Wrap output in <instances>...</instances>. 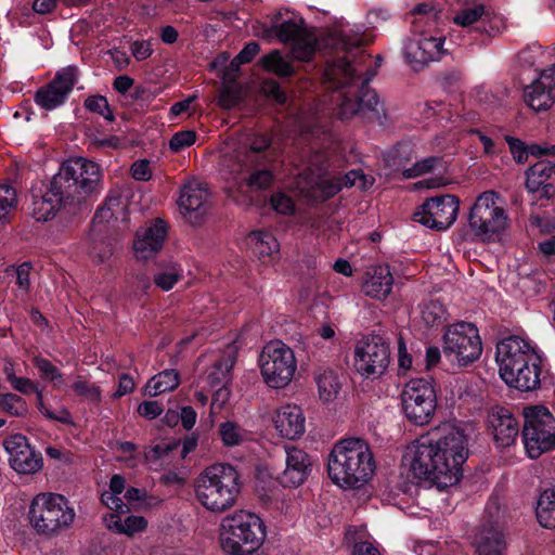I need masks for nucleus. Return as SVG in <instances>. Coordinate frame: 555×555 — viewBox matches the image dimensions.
<instances>
[{
	"label": "nucleus",
	"instance_id": "f257e3e1",
	"mask_svg": "<svg viewBox=\"0 0 555 555\" xmlns=\"http://www.w3.org/2000/svg\"><path fill=\"white\" fill-rule=\"evenodd\" d=\"M468 453L464 429L446 422L414 440L404 459L414 478L447 488L460 481Z\"/></svg>",
	"mask_w": 555,
	"mask_h": 555
},
{
	"label": "nucleus",
	"instance_id": "f03ea898",
	"mask_svg": "<svg viewBox=\"0 0 555 555\" xmlns=\"http://www.w3.org/2000/svg\"><path fill=\"white\" fill-rule=\"evenodd\" d=\"M349 55L327 61L324 77L332 89H346L337 96L338 116L340 119H349L354 115L366 116L373 114L379 117V99L375 90L369 86L370 80L375 76L374 70H366L367 76L360 78L361 64H364L370 55H364L360 50L359 55Z\"/></svg>",
	"mask_w": 555,
	"mask_h": 555
},
{
	"label": "nucleus",
	"instance_id": "7ed1b4c3",
	"mask_svg": "<svg viewBox=\"0 0 555 555\" xmlns=\"http://www.w3.org/2000/svg\"><path fill=\"white\" fill-rule=\"evenodd\" d=\"M375 468L373 452L362 438L339 440L328 455V476L343 489L361 488L372 478Z\"/></svg>",
	"mask_w": 555,
	"mask_h": 555
},
{
	"label": "nucleus",
	"instance_id": "20e7f679",
	"mask_svg": "<svg viewBox=\"0 0 555 555\" xmlns=\"http://www.w3.org/2000/svg\"><path fill=\"white\" fill-rule=\"evenodd\" d=\"M194 491L202 506L221 514L236 504L241 493V476L230 464H214L198 475Z\"/></svg>",
	"mask_w": 555,
	"mask_h": 555
},
{
	"label": "nucleus",
	"instance_id": "39448f33",
	"mask_svg": "<svg viewBox=\"0 0 555 555\" xmlns=\"http://www.w3.org/2000/svg\"><path fill=\"white\" fill-rule=\"evenodd\" d=\"M52 180L54 188L61 190L72 205L85 202L102 189L100 166L83 157L66 160Z\"/></svg>",
	"mask_w": 555,
	"mask_h": 555
},
{
	"label": "nucleus",
	"instance_id": "423d86ee",
	"mask_svg": "<svg viewBox=\"0 0 555 555\" xmlns=\"http://www.w3.org/2000/svg\"><path fill=\"white\" fill-rule=\"evenodd\" d=\"M509 227V218L501 196L493 190L477 196L468 214V228L482 243L500 241Z\"/></svg>",
	"mask_w": 555,
	"mask_h": 555
},
{
	"label": "nucleus",
	"instance_id": "0eeeda50",
	"mask_svg": "<svg viewBox=\"0 0 555 555\" xmlns=\"http://www.w3.org/2000/svg\"><path fill=\"white\" fill-rule=\"evenodd\" d=\"M222 548L231 555L256 552L266 538V527L259 516L247 511H236L222 519Z\"/></svg>",
	"mask_w": 555,
	"mask_h": 555
},
{
	"label": "nucleus",
	"instance_id": "6e6552de",
	"mask_svg": "<svg viewBox=\"0 0 555 555\" xmlns=\"http://www.w3.org/2000/svg\"><path fill=\"white\" fill-rule=\"evenodd\" d=\"M28 517L37 533L53 535L73 524L75 511L61 494L39 493L30 503Z\"/></svg>",
	"mask_w": 555,
	"mask_h": 555
},
{
	"label": "nucleus",
	"instance_id": "1a4fd4ad",
	"mask_svg": "<svg viewBox=\"0 0 555 555\" xmlns=\"http://www.w3.org/2000/svg\"><path fill=\"white\" fill-rule=\"evenodd\" d=\"M522 442L530 459L555 449V417L543 405L524 409Z\"/></svg>",
	"mask_w": 555,
	"mask_h": 555
},
{
	"label": "nucleus",
	"instance_id": "9d476101",
	"mask_svg": "<svg viewBox=\"0 0 555 555\" xmlns=\"http://www.w3.org/2000/svg\"><path fill=\"white\" fill-rule=\"evenodd\" d=\"M443 354L459 366L477 361L482 352L478 328L469 322H457L447 327L443 334Z\"/></svg>",
	"mask_w": 555,
	"mask_h": 555
},
{
	"label": "nucleus",
	"instance_id": "9b49d317",
	"mask_svg": "<svg viewBox=\"0 0 555 555\" xmlns=\"http://www.w3.org/2000/svg\"><path fill=\"white\" fill-rule=\"evenodd\" d=\"M259 365L264 383L274 389L286 387L297 369L293 350L280 340L270 341L263 347Z\"/></svg>",
	"mask_w": 555,
	"mask_h": 555
},
{
	"label": "nucleus",
	"instance_id": "f8f14e48",
	"mask_svg": "<svg viewBox=\"0 0 555 555\" xmlns=\"http://www.w3.org/2000/svg\"><path fill=\"white\" fill-rule=\"evenodd\" d=\"M401 405L411 423H429L437 408V396L431 383L425 378L411 379L401 392Z\"/></svg>",
	"mask_w": 555,
	"mask_h": 555
},
{
	"label": "nucleus",
	"instance_id": "ddd939ff",
	"mask_svg": "<svg viewBox=\"0 0 555 555\" xmlns=\"http://www.w3.org/2000/svg\"><path fill=\"white\" fill-rule=\"evenodd\" d=\"M282 43L292 42V56L301 62L312 59L317 50L318 38L313 28L308 27L302 18H289L271 26Z\"/></svg>",
	"mask_w": 555,
	"mask_h": 555
},
{
	"label": "nucleus",
	"instance_id": "4468645a",
	"mask_svg": "<svg viewBox=\"0 0 555 555\" xmlns=\"http://www.w3.org/2000/svg\"><path fill=\"white\" fill-rule=\"evenodd\" d=\"M390 362L389 344L378 335L359 341L354 353V367L365 378L382 376Z\"/></svg>",
	"mask_w": 555,
	"mask_h": 555
},
{
	"label": "nucleus",
	"instance_id": "2eb2a0df",
	"mask_svg": "<svg viewBox=\"0 0 555 555\" xmlns=\"http://www.w3.org/2000/svg\"><path fill=\"white\" fill-rule=\"evenodd\" d=\"M459 208L457 196L440 195L426 199L413 214V219L426 228L444 231L456 220Z\"/></svg>",
	"mask_w": 555,
	"mask_h": 555
},
{
	"label": "nucleus",
	"instance_id": "dca6fc26",
	"mask_svg": "<svg viewBox=\"0 0 555 555\" xmlns=\"http://www.w3.org/2000/svg\"><path fill=\"white\" fill-rule=\"evenodd\" d=\"M78 81V68L69 65L60 69L54 78L35 93V102L46 111L62 105Z\"/></svg>",
	"mask_w": 555,
	"mask_h": 555
},
{
	"label": "nucleus",
	"instance_id": "f3484780",
	"mask_svg": "<svg viewBox=\"0 0 555 555\" xmlns=\"http://www.w3.org/2000/svg\"><path fill=\"white\" fill-rule=\"evenodd\" d=\"M500 376L511 387L521 391H531L540 387L542 359L537 353H530L524 360L517 361L513 365V371L508 367H501Z\"/></svg>",
	"mask_w": 555,
	"mask_h": 555
},
{
	"label": "nucleus",
	"instance_id": "a211bd4d",
	"mask_svg": "<svg viewBox=\"0 0 555 555\" xmlns=\"http://www.w3.org/2000/svg\"><path fill=\"white\" fill-rule=\"evenodd\" d=\"M519 423L506 408L493 406L488 411L487 429L496 449L515 444L519 436Z\"/></svg>",
	"mask_w": 555,
	"mask_h": 555
},
{
	"label": "nucleus",
	"instance_id": "6ab92c4d",
	"mask_svg": "<svg viewBox=\"0 0 555 555\" xmlns=\"http://www.w3.org/2000/svg\"><path fill=\"white\" fill-rule=\"evenodd\" d=\"M3 446L10 455L11 467L18 474H35L41 468L42 457L31 449L25 436H10Z\"/></svg>",
	"mask_w": 555,
	"mask_h": 555
},
{
	"label": "nucleus",
	"instance_id": "aec40b11",
	"mask_svg": "<svg viewBox=\"0 0 555 555\" xmlns=\"http://www.w3.org/2000/svg\"><path fill=\"white\" fill-rule=\"evenodd\" d=\"M443 38L423 36L410 39L404 47V56L415 70L422 69L428 63L439 60L443 54Z\"/></svg>",
	"mask_w": 555,
	"mask_h": 555
},
{
	"label": "nucleus",
	"instance_id": "412c9836",
	"mask_svg": "<svg viewBox=\"0 0 555 555\" xmlns=\"http://www.w3.org/2000/svg\"><path fill=\"white\" fill-rule=\"evenodd\" d=\"M525 101L535 112L547 111L555 101V65L525 89Z\"/></svg>",
	"mask_w": 555,
	"mask_h": 555
},
{
	"label": "nucleus",
	"instance_id": "4be33fe9",
	"mask_svg": "<svg viewBox=\"0 0 555 555\" xmlns=\"http://www.w3.org/2000/svg\"><path fill=\"white\" fill-rule=\"evenodd\" d=\"M166 236L167 227L160 219H154L150 224L138 230L133 242L135 257L142 260L153 257L160 250Z\"/></svg>",
	"mask_w": 555,
	"mask_h": 555
},
{
	"label": "nucleus",
	"instance_id": "5701e85b",
	"mask_svg": "<svg viewBox=\"0 0 555 555\" xmlns=\"http://www.w3.org/2000/svg\"><path fill=\"white\" fill-rule=\"evenodd\" d=\"M208 192L202 183L192 182L181 189L178 201L181 212L192 224L202 221L207 210Z\"/></svg>",
	"mask_w": 555,
	"mask_h": 555
},
{
	"label": "nucleus",
	"instance_id": "b1692460",
	"mask_svg": "<svg viewBox=\"0 0 555 555\" xmlns=\"http://www.w3.org/2000/svg\"><path fill=\"white\" fill-rule=\"evenodd\" d=\"M285 469L278 477L283 487H298L308 477L311 462L309 455L296 447L285 448Z\"/></svg>",
	"mask_w": 555,
	"mask_h": 555
},
{
	"label": "nucleus",
	"instance_id": "393cba45",
	"mask_svg": "<svg viewBox=\"0 0 555 555\" xmlns=\"http://www.w3.org/2000/svg\"><path fill=\"white\" fill-rule=\"evenodd\" d=\"M273 424L281 437L294 440L304 435L306 418L298 405L286 404L274 412Z\"/></svg>",
	"mask_w": 555,
	"mask_h": 555
},
{
	"label": "nucleus",
	"instance_id": "a878e982",
	"mask_svg": "<svg viewBox=\"0 0 555 555\" xmlns=\"http://www.w3.org/2000/svg\"><path fill=\"white\" fill-rule=\"evenodd\" d=\"M530 353H537L535 349L519 336L505 337L496 345V361L500 369L511 367L513 371V365L529 357Z\"/></svg>",
	"mask_w": 555,
	"mask_h": 555
},
{
	"label": "nucleus",
	"instance_id": "bb28decb",
	"mask_svg": "<svg viewBox=\"0 0 555 555\" xmlns=\"http://www.w3.org/2000/svg\"><path fill=\"white\" fill-rule=\"evenodd\" d=\"M31 206V215L37 221H48L61 208H66L72 204L61 190L54 188V182L51 180L46 193L40 197H34Z\"/></svg>",
	"mask_w": 555,
	"mask_h": 555
},
{
	"label": "nucleus",
	"instance_id": "cd10ccee",
	"mask_svg": "<svg viewBox=\"0 0 555 555\" xmlns=\"http://www.w3.org/2000/svg\"><path fill=\"white\" fill-rule=\"evenodd\" d=\"M477 555H506V541L503 530L493 525L482 526L475 539Z\"/></svg>",
	"mask_w": 555,
	"mask_h": 555
},
{
	"label": "nucleus",
	"instance_id": "c85d7f7f",
	"mask_svg": "<svg viewBox=\"0 0 555 555\" xmlns=\"http://www.w3.org/2000/svg\"><path fill=\"white\" fill-rule=\"evenodd\" d=\"M362 289L366 296L385 299L391 292L393 278L388 266L379 264L369 269Z\"/></svg>",
	"mask_w": 555,
	"mask_h": 555
},
{
	"label": "nucleus",
	"instance_id": "c756f323",
	"mask_svg": "<svg viewBox=\"0 0 555 555\" xmlns=\"http://www.w3.org/2000/svg\"><path fill=\"white\" fill-rule=\"evenodd\" d=\"M236 362V350L228 346L207 370L206 380L211 388L225 386L231 380V370Z\"/></svg>",
	"mask_w": 555,
	"mask_h": 555
},
{
	"label": "nucleus",
	"instance_id": "7c9ffc66",
	"mask_svg": "<svg viewBox=\"0 0 555 555\" xmlns=\"http://www.w3.org/2000/svg\"><path fill=\"white\" fill-rule=\"evenodd\" d=\"M103 522L108 530L129 537L144 531L147 527V520L143 516L130 515L121 519L120 515L114 513L104 515Z\"/></svg>",
	"mask_w": 555,
	"mask_h": 555
},
{
	"label": "nucleus",
	"instance_id": "2f4dec72",
	"mask_svg": "<svg viewBox=\"0 0 555 555\" xmlns=\"http://www.w3.org/2000/svg\"><path fill=\"white\" fill-rule=\"evenodd\" d=\"M272 140L268 133H257L249 140V149L244 155L243 163L250 164H267L273 160V157L268 153Z\"/></svg>",
	"mask_w": 555,
	"mask_h": 555
},
{
	"label": "nucleus",
	"instance_id": "473e14b6",
	"mask_svg": "<svg viewBox=\"0 0 555 555\" xmlns=\"http://www.w3.org/2000/svg\"><path fill=\"white\" fill-rule=\"evenodd\" d=\"M126 210L122 203V191L119 188L109 190L103 205L96 210L94 219L100 222L118 219L119 215Z\"/></svg>",
	"mask_w": 555,
	"mask_h": 555
},
{
	"label": "nucleus",
	"instance_id": "72a5a7b5",
	"mask_svg": "<svg viewBox=\"0 0 555 555\" xmlns=\"http://www.w3.org/2000/svg\"><path fill=\"white\" fill-rule=\"evenodd\" d=\"M180 384L179 373L173 370H164L154 375L146 384V392L151 397H156L166 391L176 389Z\"/></svg>",
	"mask_w": 555,
	"mask_h": 555
},
{
	"label": "nucleus",
	"instance_id": "f704fd0d",
	"mask_svg": "<svg viewBox=\"0 0 555 555\" xmlns=\"http://www.w3.org/2000/svg\"><path fill=\"white\" fill-rule=\"evenodd\" d=\"M535 514L542 527L555 528V489H546L541 493L537 503Z\"/></svg>",
	"mask_w": 555,
	"mask_h": 555
},
{
	"label": "nucleus",
	"instance_id": "c9c22d12",
	"mask_svg": "<svg viewBox=\"0 0 555 555\" xmlns=\"http://www.w3.org/2000/svg\"><path fill=\"white\" fill-rule=\"evenodd\" d=\"M258 165L259 164L244 163V166L246 167L249 175L242 178L241 183H244L253 191L266 190L270 188L274 179L271 170L267 169L266 167L258 168ZM240 167H243V165L240 164Z\"/></svg>",
	"mask_w": 555,
	"mask_h": 555
},
{
	"label": "nucleus",
	"instance_id": "e433bc0d",
	"mask_svg": "<svg viewBox=\"0 0 555 555\" xmlns=\"http://www.w3.org/2000/svg\"><path fill=\"white\" fill-rule=\"evenodd\" d=\"M553 175L551 163L548 162H538L534 165L530 166L526 170V182L525 186L527 191L531 194H534L535 191L541 185H544L547 183V180Z\"/></svg>",
	"mask_w": 555,
	"mask_h": 555
},
{
	"label": "nucleus",
	"instance_id": "4c0bfd02",
	"mask_svg": "<svg viewBox=\"0 0 555 555\" xmlns=\"http://www.w3.org/2000/svg\"><path fill=\"white\" fill-rule=\"evenodd\" d=\"M260 64L266 72L273 73L279 77H291L295 73L292 64L283 57L280 50H272L263 55Z\"/></svg>",
	"mask_w": 555,
	"mask_h": 555
},
{
	"label": "nucleus",
	"instance_id": "58836bf2",
	"mask_svg": "<svg viewBox=\"0 0 555 555\" xmlns=\"http://www.w3.org/2000/svg\"><path fill=\"white\" fill-rule=\"evenodd\" d=\"M448 319V311L439 300H429L421 309V320L427 327H439Z\"/></svg>",
	"mask_w": 555,
	"mask_h": 555
},
{
	"label": "nucleus",
	"instance_id": "ea45409f",
	"mask_svg": "<svg viewBox=\"0 0 555 555\" xmlns=\"http://www.w3.org/2000/svg\"><path fill=\"white\" fill-rule=\"evenodd\" d=\"M319 396L324 402H331L336 399L340 390L338 376L332 370H324L317 376Z\"/></svg>",
	"mask_w": 555,
	"mask_h": 555
},
{
	"label": "nucleus",
	"instance_id": "a19ab883",
	"mask_svg": "<svg viewBox=\"0 0 555 555\" xmlns=\"http://www.w3.org/2000/svg\"><path fill=\"white\" fill-rule=\"evenodd\" d=\"M249 238L253 243V253L259 258L270 257L279 250V243L270 233L255 231L250 233Z\"/></svg>",
	"mask_w": 555,
	"mask_h": 555
},
{
	"label": "nucleus",
	"instance_id": "79ce46f5",
	"mask_svg": "<svg viewBox=\"0 0 555 555\" xmlns=\"http://www.w3.org/2000/svg\"><path fill=\"white\" fill-rule=\"evenodd\" d=\"M460 10L452 18V22L461 27H470L476 24L478 21L485 18L490 21V13L487 10V7L482 3L475 4L474 7H468Z\"/></svg>",
	"mask_w": 555,
	"mask_h": 555
},
{
	"label": "nucleus",
	"instance_id": "37998d69",
	"mask_svg": "<svg viewBox=\"0 0 555 555\" xmlns=\"http://www.w3.org/2000/svg\"><path fill=\"white\" fill-rule=\"evenodd\" d=\"M0 410L10 416L22 417L28 412L26 401L13 392L0 393Z\"/></svg>",
	"mask_w": 555,
	"mask_h": 555
},
{
	"label": "nucleus",
	"instance_id": "c03bdc74",
	"mask_svg": "<svg viewBox=\"0 0 555 555\" xmlns=\"http://www.w3.org/2000/svg\"><path fill=\"white\" fill-rule=\"evenodd\" d=\"M33 363L39 371L42 379L52 382L55 387L63 384V374L49 359L41 356H35L33 358Z\"/></svg>",
	"mask_w": 555,
	"mask_h": 555
},
{
	"label": "nucleus",
	"instance_id": "a18cd8bd",
	"mask_svg": "<svg viewBox=\"0 0 555 555\" xmlns=\"http://www.w3.org/2000/svg\"><path fill=\"white\" fill-rule=\"evenodd\" d=\"M219 433L222 442L228 447L238 446L245 438V430L233 422L222 423Z\"/></svg>",
	"mask_w": 555,
	"mask_h": 555
},
{
	"label": "nucleus",
	"instance_id": "49530a36",
	"mask_svg": "<svg viewBox=\"0 0 555 555\" xmlns=\"http://www.w3.org/2000/svg\"><path fill=\"white\" fill-rule=\"evenodd\" d=\"M83 104L88 111L103 116L107 121H114V114L105 96L100 94L90 95L85 100Z\"/></svg>",
	"mask_w": 555,
	"mask_h": 555
},
{
	"label": "nucleus",
	"instance_id": "de8ad7c7",
	"mask_svg": "<svg viewBox=\"0 0 555 555\" xmlns=\"http://www.w3.org/2000/svg\"><path fill=\"white\" fill-rule=\"evenodd\" d=\"M16 205V192L8 184H0V223L8 220L10 211Z\"/></svg>",
	"mask_w": 555,
	"mask_h": 555
},
{
	"label": "nucleus",
	"instance_id": "09e8293b",
	"mask_svg": "<svg viewBox=\"0 0 555 555\" xmlns=\"http://www.w3.org/2000/svg\"><path fill=\"white\" fill-rule=\"evenodd\" d=\"M442 158L439 156H430L415 163L411 168L403 171L405 178H415L424 173L433 171L437 166H440Z\"/></svg>",
	"mask_w": 555,
	"mask_h": 555
},
{
	"label": "nucleus",
	"instance_id": "8fccbe9b",
	"mask_svg": "<svg viewBox=\"0 0 555 555\" xmlns=\"http://www.w3.org/2000/svg\"><path fill=\"white\" fill-rule=\"evenodd\" d=\"M89 255L96 262H104L113 255V246L109 242L102 238H93Z\"/></svg>",
	"mask_w": 555,
	"mask_h": 555
},
{
	"label": "nucleus",
	"instance_id": "3c124183",
	"mask_svg": "<svg viewBox=\"0 0 555 555\" xmlns=\"http://www.w3.org/2000/svg\"><path fill=\"white\" fill-rule=\"evenodd\" d=\"M270 203L271 207L281 215H293L295 211L293 198L283 192L272 194Z\"/></svg>",
	"mask_w": 555,
	"mask_h": 555
},
{
	"label": "nucleus",
	"instance_id": "603ef678",
	"mask_svg": "<svg viewBox=\"0 0 555 555\" xmlns=\"http://www.w3.org/2000/svg\"><path fill=\"white\" fill-rule=\"evenodd\" d=\"M196 133L193 130H183L175 133L169 140V147L177 153L194 144Z\"/></svg>",
	"mask_w": 555,
	"mask_h": 555
},
{
	"label": "nucleus",
	"instance_id": "864d4df0",
	"mask_svg": "<svg viewBox=\"0 0 555 555\" xmlns=\"http://www.w3.org/2000/svg\"><path fill=\"white\" fill-rule=\"evenodd\" d=\"M74 391L81 397L98 401L100 399V390L95 385L90 384L82 376H77L73 383Z\"/></svg>",
	"mask_w": 555,
	"mask_h": 555
},
{
	"label": "nucleus",
	"instance_id": "5fc2aeb1",
	"mask_svg": "<svg viewBox=\"0 0 555 555\" xmlns=\"http://www.w3.org/2000/svg\"><path fill=\"white\" fill-rule=\"evenodd\" d=\"M118 495L119 494L104 491L101 495V501L114 514L120 515L129 513V506Z\"/></svg>",
	"mask_w": 555,
	"mask_h": 555
},
{
	"label": "nucleus",
	"instance_id": "6e6d98bb",
	"mask_svg": "<svg viewBox=\"0 0 555 555\" xmlns=\"http://www.w3.org/2000/svg\"><path fill=\"white\" fill-rule=\"evenodd\" d=\"M317 186L320 192L319 198L325 201L336 195L341 190L343 184L336 179H324L320 180Z\"/></svg>",
	"mask_w": 555,
	"mask_h": 555
},
{
	"label": "nucleus",
	"instance_id": "4d7b16f0",
	"mask_svg": "<svg viewBox=\"0 0 555 555\" xmlns=\"http://www.w3.org/2000/svg\"><path fill=\"white\" fill-rule=\"evenodd\" d=\"M366 44L365 39L362 36L350 37L346 33L341 31L337 39V47L347 52H352L353 49H360Z\"/></svg>",
	"mask_w": 555,
	"mask_h": 555
},
{
	"label": "nucleus",
	"instance_id": "13d9d810",
	"mask_svg": "<svg viewBox=\"0 0 555 555\" xmlns=\"http://www.w3.org/2000/svg\"><path fill=\"white\" fill-rule=\"evenodd\" d=\"M180 275L176 269H170L154 275V283L163 291H169L178 282Z\"/></svg>",
	"mask_w": 555,
	"mask_h": 555
},
{
	"label": "nucleus",
	"instance_id": "bf43d9fd",
	"mask_svg": "<svg viewBox=\"0 0 555 555\" xmlns=\"http://www.w3.org/2000/svg\"><path fill=\"white\" fill-rule=\"evenodd\" d=\"M241 101L240 93L230 87H225L219 94L218 103L223 108L230 109L236 106Z\"/></svg>",
	"mask_w": 555,
	"mask_h": 555
},
{
	"label": "nucleus",
	"instance_id": "052dcab7",
	"mask_svg": "<svg viewBox=\"0 0 555 555\" xmlns=\"http://www.w3.org/2000/svg\"><path fill=\"white\" fill-rule=\"evenodd\" d=\"M163 411V405L158 401H143L138 406V413L147 420L156 418Z\"/></svg>",
	"mask_w": 555,
	"mask_h": 555
},
{
	"label": "nucleus",
	"instance_id": "680f3d73",
	"mask_svg": "<svg viewBox=\"0 0 555 555\" xmlns=\"http://www.w3.org/2000/svg\"><path fill=\"white\" fill-rule=\"evenodd\" d=\"M262 91L266 95L273 98L280 104L286 101V94L281 89L280 85L273 79H267L263 81Z\"/></svg>",
	"mask_w": 555,
	"mask_h": 555
},
{
	"label": "nucleus",
	"instance_id": "e2e57ef3",
	"mask_svg": "<svg viewBox=\"0 0 555 555\" xmlns=\"http://www.w3.org/2000/svg\"><path fill=\"white\" fill-rule=\"evenodd\" d=\"M130 50L137 61H144L153 53L151 42L147 40H137L132 42Z\"/></svg>",
	"mask_w": 555,
	"mask_h": 555
},
{
	"label": "nucleus",
	"instance_id": "0e129e2a",
	"mask_svg": "<svg viewBox=\"0 0 555 555\" xmlns=\"http://www.w3.org/2000/svg\"><path fill=\"white\" fill-rule=\"evenodd\" d=\"M12 388L23 395H29L35 392L38 398V391H41L37 384L28 377H17L11 384Z\"/></svg>",
	"mask_w": 555,
	"mask_h": 555
},
{
	"label": "nucleus",
	"instance_id": "69168bd1",
	"mask_svg": "<svg viewBox=\"0 0 555 555\" xmlns=\"http://www.w3.org/2000/svg\"><path fill=\"white\" fill-rule=\"evenodd\" d=\"M131 175L138 181H147L151 178L150 163L145 159L133 163Z\"/></svg>",
	"mask_w": 555,
	"mask_h": 555
},
{
	"label": "nucleus",
	"instance_id": "338daca9",
	"mask_svg": "<svg viewBox=\"0 0 555 555\" xmlns=\"http://www.w3.org/2000/svg\"><path fill=\"white\" fill-rule=\"evenodd\" d=\"M30 270H31V266L28 262H24V263L20 264L15 270L16 283L20 286V288H22L24 291H28V288L30 286V281H29Z\"/></svg>",
	"mask_w": 555,
	"mask_h": 555
},
{
	"label": "nucleus",
	"instance_id": "774afa93",
	"mask_svg": "<svg viewBox=\"0 0 555 555\" xmlns=\"http://www.w3.org/2000/svg\"><path fill=\"white\" fill-rule=\"evenodd\" d=\"M507 143L511 150V153L513 154L514 158L518 163H524L527 160L528 154L524 146V143L516 138H507Z\"/></svg>",
	"mask_w": 555,
	"mask_h": 555
}]
</instances>
